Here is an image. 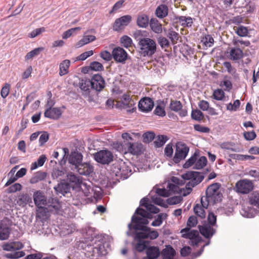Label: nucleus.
<instances>
[{
    "label": "nucleus",
    "mask_w": 259,
    "mask_h": 259,
    "mask_svg": "<svg viewBox=\"0 0 259 259\" xmlns=\"http://www.w3.org/2000/svg\"><path fill=\"white\" fill-rule=\"evenodd\" d=\"M151 215L149 213L144 210L143 208L138 207L131 219V222L128 225L129 231L132 229L136 232L135 239L138 240V242L135 246V249L138 252H142L148 247L145 241L142 240L145 239L154 240L156 239L159 234L156 230H153L151 228L146 226L149 224L147 218H150Z\"/></svg>",
    "instance_id": "obj_1"
},
{
    "label": "nucleus",
    "mask_w": 259,
    "mask_h": 259,
    "mask_svg": "<svg viewBox=\"0 0 259 259\" xmlns=\"http://www.w3.org/2000/svg\"><path fill=\"white\" fill-rule=\"evenodd\" d=\"M221 185L215 183L209 185L206 190V196L201 199V203L204 208H207L209 204H213L222 200V194L220 191Z\"/></svg>",
    "instance_id": "obj_2"
},
{
    "label": "nucleus",
    "mask_w": 259,
    "mask_h": 259,
    "mask_svg": "<svg viewBox=\"0 0 259 259\" xmlns=\"http://www.w3.org/2000/svg\"><path fill=\"white\" fill-rule=\"evenodd\" d=\"M128 164L129 162H125L121 159L114 161L110 168L111 174L119 179H127L132 172Z\"/></svg>",
    "instance_id": "obj_3"
},
{
    "label": "nucleus",
    "mask_w": 259,
    "mask_h": 259,
    "mask_svg": "<svg viewBox=\"0 0 259 259\" xmlns=\"http://www.w3.org/2000/svg\"><path fill=\"white\" fill-rule=\"evenodd\" d=\"M138 46L139 53L141 57H152L156 53L157 44L153 39L147 38Z\"/></svg>",
    "instance_id": "obj_4"
},
{
    "label": "nucleus",
    "mask_w": 259,
    "mask_h": 259,
    "mask_svg": "<svg viewBox=\"0 0 259 259\" xmlns=\"http://www.w3.org/2000/svg\"><path fill=\"white\" fill-rule=\"evenodd\" d=\"M94 159L102 164H108L113 160V154L108 150H102L93 154Z\"/></svg>",
    "instance_id": "obj_5"
},
{
    "label": "nucleus",
    "mask_w": 259,
    "mask_h": 259,
    "mask_svg": "<svg viewBox=\"0 0 259 259\" xmlns=\"http://www.w3.org/2000/svg\"><path fill=\"white\" fill-rule=\"evenodd\" d=\"M189 151V147L185 144L178 143L176 145V149L173 161L175 163H178L181 160L184 159Z\"/></svg>",
    "instance_id": "obj_6"
},
{
    "label": "nucleus",
    "mask_w": 259,
    "mask_h": 259,
    "mask_svg": "<svg viewBox=\"0 0 259 259\" xmlns=\"http://www.w3.org/2000/svg\"><path fill=\"white\" fill-rule=\"evenodd\" d=\"M182 237L190 240L189 244L192 246H197L202 241L201 237L199 235L197 230L189 229L188 231L182 232Z\"/></svg>",
    "instance_id": "obj_7"
},
{
    "label": "nucleus",
    "mask_w": 259,
    "mask_h": 259,
    "mask_svg": "<svg viewBox=\"0 0 259 259\" xmlns=\"http://www.w3.org/2000/svg\"><path fill=\"white\" fill-rule=\"evenodd\" d=\"M132 17L127 15L116 19L112 25V29L115 31H120L124 29L132 21Z\"/></svg>",
    "instance_id": "obj_8"
},
{
    "label": "nucleus",
    "mask_w": 259,
    "mask_h": 259,
    "mask_svg": "<svg viewBox=\"0 0 259 259\" xmlns=\"http://www.w3.org/2000/svg\"><path fill=\"white\" fill-rule=\"evenodd\" d=\"M236 191L241 194H248L253 190V184L247 179L241 180L236 184Z\"/></svg>",
    "instance_id": "obj_9"
},
{
    "label": "nucleus",
    "mask_w": 259,
    "mask_h": 259,
    "mask_svg": "<svg viewBox=\"0 0 259 259\" xmlns=\"http://www.w3.org/2000/svg\"><path fill=\"white\" fill-rule=\"evenodd\" d=\"M68 184L73 190L79 191L81 188L82 180L79 177L72 172H69L67 175V182Z\"/></svg>",
    "instance_id": "obj_10"
},
{
    "label": "nucleus",
    "mask_w": 259,
    "mask_h": 259,
    "mask_svg": "<svg viewBox=\"0 0 259 259\" xmlns=\"http://www.w3.org/2000/svg\"><path fill=\"white\" fill-rule=\"evenodd\" d=\"M91 89L100 92L105 87V82L103 77L99 74H94L90 79Z\"/></svg>",
    "instance_id": "obj_11"
},
{
    "label": "nucleus",
    "mask_w": 259,
    "mask_h": 259,
    "mask_svg": "<svg viewBox=\"0 0 259 259\" xmlns=\"http://www.w3.org/2000/svg\"><path fill=\"white\" fill-rule=\"evenodd\" d=\"M198 229L200 234L206 239H210L216 233V229L213 226L206 223L202 225H199Z\"/></svg>",
    "instance_id": "obj_12"
},
{
    "label": "nucleus",
    "mask_w": 259,
    "mask_h": 259,
    "mask_svg": "<svg viewBox=\"0 0 259 259\" xmlns=\"http://www.w3.org/2000/svg\"><path fill=\"white\" fill-rule=\"evenodd\" d=\"M139 109L144 112H148L152 110L154 107V102L149 97L142 99L139 102Z\"/></svg>",
    "instance_id": "obj_13"
},
{
    "label": "nucleus",
    "mask_w": 259,
    "mask_h": 259,
    "mask_svg": "<svg viewBox=\"0 0 259 259\" xmlns=\"http://www.w3.org/2000/svg\"><path fill=\"white\" fill-rule=\"evenodd\" d=\"M72 189L69 184L66 182H61L54 187V189L57 194H61L67 197L71 196L70 190Z\"/></svg>",
    "instance_id": "obj_14"
},
{
    "label": "nucleus",
    "mask_w": 259,
    "mask_h": 259,
    "mask_svg": "<svg viewBox=\"0 0 259 259\" xmlns=\"http://www.w3.org/2000/svg\"><path fill=\"white\" fill-rule=\"evenodd\" d=\"M112 56L116 61L122 63L126 60L127 54L123 49L117 47L113 49Z\"/></svg>",
    "instance_id": "obj_15"
},
{
    "label": "nucleus",
    "mask_w": 259,
    "mask_h": 259,
    "mask_svg": "<svg viewBox=\"0 0 259 259\" xmlns=\"http://www.w3.org/2000/svg\"><path fill=\"white\" fill-rule=\"evenodd\" d=\"M125 148L127 151L133 155H140L143 151V145L141 143H131L127 142L125 143Z\"/></svg>",
    "instance_id": "obj_16"
},
{
    "label": "nucleus",
    "mask_w": 259,
    "mask_h": 259,
    "mask_svg": "<svg viewBox=\"0 0 259 259\" xmlns=\"http://www.w3.org/2000/svg\"><path fill=\"white\" fill-rule=\"evenodd\" d=\"M148 201L149 199L147 197H144L141 200L140 204V206H144L146 208L147 210H146V211L151 215H150V219H151L152 217L150 213H157L159 212L160 210L158 207L154 206V205L149 204ZM144 210L145 211V209ZM148 218L147 219L148 220Z\"/></svg>",
    "instance_id": "obj_17"
},
{
    "label": "nucleus",
    "mask_w": 259,
    "mask_h": 259,
    "mask_svg": "<svg viewBox=\"0 0 259 259\" xmlns=\"http://www.w3.org/2000/svg\"><path fill=\"white\" fill-rule=\"evenodd\" d=\"M74 169L81 175L89 176L93 172V167L88 163H80Z\"/></svg>",
    "instance_id": "obj_18"
},
{
    "label": "nucleus",
    "mask_w": 259,
    "mask_h": 259,
    "mask_svg": "<svg viewBox=\"0 0 259 259\" xmlns=\"http://www.w3.org/2000/svg\"><path fill=\"white\" fill-rule=\"evenodd\" d=\"M62 115V111L60 108H47L44 113V116L52 119H58Z\"/></svg>",
    "instance_id": "obj_19"
},
{
    "label": "nucleus",
    "mask_w": 259,
    "mask_h": 259,
    "mask_svg": "<svg viewBox=\"0 0 259 259\" xmlns=\"http://www.w3.org/2000/svg\"><path fill=\"white\" fill-rule=\"evenodd\" d=\"M47 204H45V206H47L50 211H57L59 210L61 207V204L57 198L49 197L47 199Z\"/></svg>",
    "instance_id": "obj_20"
},
{
    "label": "nucleus",
    "mask_w": 259,
    "mask_h": 259,
    "mask_svg": "<svg viewBox=\"0 0 259 259\" xmlns=\"http://www.w3.org/2000/svg\"><path fill=\"white\" fill-rule=\"evenodd\" d=\"M82 157L81 153L77 151H74L71 153L69 156L68 161L70 164L74 166V168H72V169L75 168L82 162Z\"/></svg>",
    "instance_id": "obj_21"
},
{
    "label": "nucleus",
    "mask_w": 259,
    "mask_h": 259,
    "mask_svg": "<svg viewBox=\"0 0 259 259\" xmlns=\"http://www.w3.org/2000/svg\"><path fill=\"white\" fill-rule=\"evenodd\" d=\"M91 84L90 79H81L78 83V86L82 91V95L87 97L90 95V90L91 89Z\"/></svg>",
    "instance_id": "obj_22"
},
{
    "label": "nucleus",
    "mask_w": 259,
    "mask_h": 259,
    "mask_svg": "<svg viewBox=\"0 0 259 259\" xmlns=\"http://www.w3.org/2000/svg\"><path fill=\"white\" fill-rule=\"evenodd\" d=\"M47 197L41 191H36L33 194V200L36 206L45 205L47 203Z\"/></svg>",
    "instance_id": "obj_23"
},
{
    "label": "nucleus",
    "mask_w": 259,
    "mask_h": 259,
    "mask_svg": "<svg viewBox=\"0 0 259 259\" xmlns=\"http://www.w3.org/2000/svg\"><path fill=\"white\" fill-rule=\"evenodd\" d=\"M204 177H200L197 179H193V181H190L187 183L186 185L185 189H184L183 196H186L189 194L192 190V188L200 183L204 179Z\"/></svg>",
    "instance_id": "obj_24"
},
{
    "label": "nucleus",
    "mask_w": 259,
    "mask_h": 259,
    "mask_svg": "<svg viewBox=\"0 0 259 259\" xmlns=\"http://www.w3.org/2000/svg\"><path fill=\"white\" fill-rule=\"evenodd\" d=\"M32 198L28 193H20L17 198V203L21 207L25 206L27 204L32 203Z\"/></svg>",
    "instance_id": "obj_25"
},
{
    "label": "nucleus",
    "mask_w": 259,
    "mask_h": 259,
    "mask_svg": "<svg viewBox=\"0 0 259 259\" xmlns=\"http://www.w3.org/2000/svg\"><path fill=\"white\" fill-rule=\"evenodd\" d=\"M89 32V31H87L83 37L78 41L75 45L77 48H80L90 42L93 41L96 39V36L94 35H86Z\"/></svg>",
    "instance_id": "obj_26"
},
{
    "label": "nucleus",
    "mask_w": 259,
    "mask_h": 259,
    "mask_svg": "<svg viewBox=\"0 0 259 259\" xmlns=\"http://www.w3.org/2000/svg\"><path fill=\"white\" fill-rule=\"evenodd\" d=\"M168 13V7L166 5L161 4L156 8L155 14L158 18L162 19L167 16Z\"/></svg>",
    "instance_id": "obj_27"
},
{
    "label": "nucleus",
    "mask_w": 259,
    "mask_h": 259,
    "mask_svg": "<svg viewBox=\"0 0 259 259\" xmlns=\"http://www.w3.org/2000/svg\"><path fill=\"white\" fill-rule=\"evenodd\" d=\"M146 254L151 259H156L159 256L160 252L158 247L149 246L146 249Z\"/></svg>",
    "instance_id": "obj_28"
},
{
    "label": "nucleus",
    "mask_w": 259,
    "mask_h": 259,
    "mask_svg": "<svg viewBox=\"0 0 259 259\" xmlns=\"http://www.w3.org/2000/svg\"><path fill=\"white\" fill-rule=\"evenodd\" d=\"M47 175V172L42 171H38L35 172L31 178L29 180V182L31 184H36L40 181H41L45 179Z\"/></svg>",
    "instance_id": "obj_29"
},
{
    "label": "nucleus",
    "mask_w": 259,
    "mask_h": 259,
    "mask_svg": "<svg viewBox=\"0 0 259 259\" xmlns=\"http://www.w3.org/2000/svg\"><path fill=\"white\" fill-rule=\"evenodd\" d=\"M200 177H204L201 173L198 171H189L182 175L183 180L193 181V179H197Z\"/></svg>",
    "instance_id": "obj_30"
},
{
    "label": "nucleus",
    "mask_w": 259,
    "mask_h": 259,
    "mask_svg": "<svg viewBox=\"0 0 259 259\" xmlns=\"http://www.w3.org/2000/svg\"><path fill=\"white\" fill-rule=\"evenodd\" d=\"M147 35L148 33L146 31L137 30L134 32L133 37L138 42V45H139V44L141 43L144 39L148 38L147 37Z\"/></svg>",
    "instance_id": "obj_31"
},
{
    "label": "nucleus",
    "mask_w": 259,
    "mask_h": 259,
    "mask_svg": "<svg viewBox=\"0 0 259 259\" xmlns=\"http://www.w3.org/2000/svg\"><path fill=\"white\" fill-rule=\"evenodd\" d=\"M11 232L10 228L5 225L0 224V240H7Z\"/></svg>",
    "instance_id": "obj_32"
},
{
    "label": "nucleus",
    "mask_w": 259,
    "mask_h": 259,
    "mask_svg": "<svg viewBox=\"0 0 259 259\" xmlns=\"http://www.w3.org/2000/svg\"><path fill=\"white\" fill-rule=\"evenodd\" d=\"M149 23V18L147 15L143 14L138 16L137 24L139 27L146 28Z\"/></svg>",
    "instance_id": "obj_33"
},
{
    "label": "nucleus",
    "mask_w": 259,
    "mask_h": 259,
    "mask_svg": "<svg viewBox=\"0 0 259 259\" xmlns=\"http://www.w3.org/2000/svg\"><path fill=\"white\" fill-rule=\"evenodd\" d=\"M149 24L151 29L155 33L159 34L162 32V25L158 22L157 19L152 18L150 21Z\"/></svg>",
    "instance_id": "obj_34"
},
{
    "label": "nucleus",
    "mask_w": 259,
    "mask_h": 259,
    "mask_svg": "<svg viewBox=\"0 0 259 259\" xmlns=\"http://www.w3.org/2000/svg\"><path fill=\"white\" fill-rule=\"evenodd\" d=\"M176 20L181 23V25L184 27H190L193 23V19L191 17L178 16L176 17Z\"/></svg>",
    "instance_id": "obj_35"
},
{
    "label": "nucleus",
    "mask_w": 259,
    "mask_h": 259,
    "mask_svg": "<svg viewBox=\"0 0 259 259\" xmlns=\"http://www.w3.org/2000/svg\"><path fill=\"white\" fill-rule=\"evenodd\" d=\"M70 65V61L69 60H65L63 61L59 65V75L62 76L68 73V69Z\"/></svg>",
    "instance_id": "obj_36"
},
{
    "label": "nucleus",
    "mask_w": 259,
    "mask_h": 259,
    "mask_svg": "<svg viewBox=\"0 0 259 259\" xmlns=\"http://www.w3.org/2000/svg\"><path fill=\"white\" fill-rule=\"evenodd\" d=\"M242 51L237 48H232L230 51V59L232 60H239L243 57Z\"/></svg>",
    "instance_id": "obj_37"
},
{
    "label": "nucleus",
    "mask_w": 259,
    "mask_h": 259,
    "mask_svg": "<svg viewBox=\"0 0 259 259\" xmlns=\"http://www.w3.org/2000/svg\"><path fill=\"white\" fill-rule=\"evenodd\" d=\"M176 251L170 245H168L163 249L161 252V255L163 258L171 259L175 255Z\"/></svg>",
    "instance_id": "obj_38"
},
{
    "label": "nucleus",
    "mask_w": 259,
    "mask_h": 259,
    "mask_svg": "<svg viewBox=\"0 0 259 259\" xmlns=\"http://www.w3.org/2000/svg\"><path fill=\"white\" fill-rule=\"evenodd\" d=\"M198 224V220L197 217L195 215L190 216L187 221V226L182 229V232L188 231L191 228L196 226Z\"/></svg>",
    "instance_id": "obj_39"
},
{
    "label": "nucleus",
    "mask_w": 259,
    "mask_h": 259,
    "mask_svg": "<svg viewBox=\"0 0 259 259\" xmlns=\"http://www.w3.org/2000/svg\"><path fill=\"white\" fill-rule=\"evenodd\" d=\"M201 204H202L201 203ZM207 208H204L202 206V205H200L199 204H196L193 210L195 214L200 217L201 219H204L205 218L206 213L204 209H206Z\"/></svg>",
    "instance_id": "obj_40"
},
{
    "label": "nucleus",
    "mask_w": 259,
    "mask_h": 259,
    "mask_svg": "<svg viewBox=\"0 0 259 259\" xmlns=\"http://www.w3.org/2000/svg\"><path fill=\"white\" fill-rule=\"evenodd\" d=\"M37 209L36 210V216L37 218L40 219H44L47 217L48 213L49 210L47 207L42 206V205L37 206Z\"/></svg>",
    "instance_id": "obj_41"
},
{
    "label": "nucleus",
    "mask_w": 259,
    "mask_h": 259,
    "mask_svg": "<svg viewBox=\"0 0 259 259\" xmlns=\"http://www.w3.org/2000/svg\"><path fill=\"white\" fill-rule=\"evenodd\" d=\"M249 203L255 206L259 207V192L254 191L249 196Z\"/></svg>",
    "instance_id": "obj_42"
},
{
    "label": "nucleus",
    "mask_w": 259,
    "mask_h": 259,
    "mask_svg": "<svg viewBox=\"0 0 259 259\" xmlns=\"http://www.w3.org/2000/svg\"><path fill=\"white\" fill-rule=\"evenodd\" d=\"M166 35L167 37H168L169 39L170 40L172 44H176L177 42V41L179 40V33L174 31L172 28H170L168 30V32Z\"/></svg>",
    "instance_id": "obj_43"
},
{
    "label": "nucleus",
    "mask_w": 259,
    "mask_h": 259,
    "mask_svg": "<svg viewBox=\"0 0 259 259\" xmlns=\"http://www.w3.org/2000/svg\"><path fill=\"white\" fill-rule=\"evenodd\" d=\"M207 160L206 157L201 156L195 163L194 168L196 169H200L203 168L207 164Z\"/></svg>",
    "instance_id": "obj_44"
},
{
    "label": "nucleus",
    "mask_w": 259,
    "mask_h": 259,
    "mask_svg": "<svg viewBox=\"0 0 259 259\" xmlns=\"http://www.w3.org/2000/svg\"><path fill=\"white\" fill-rule=\"evenodd\" d=\"M167 140L168 138L166 136L159 135L157 137L155 141H154V144L156 147H161L166 143Z\"/></svg>",
    "instance_id": "obj_45"
},
{
    "label": "nucleus",
    "mask_w": 259,
    "mask_h": 259,
    "mask_svg": "<svg viewBox=\"0 0 259 259\" xmlns=\"http://www.w3.org/2000/svg\"><path fill=\"white\" fill-rule=\"evenodd\" d=\"M122 102L123 106L125 108L131 107L135 104L134 102L127 94H123L122 96Z\"/></svg>",
    "instance_id": "obj_46"
},
{
    "label": "nucleus",
    "mask_w": 259,
    "mask_h": 259,
    "mask_svg": "<svg viewBox=\"0 0 259 259\" xmlns=\"http://www.w3.org/2000/svg\"><path fill=\"white\" fill-rule=\"evenodd\" d=\"M221 147L223 149L231 150L234 152H239L241 151L240 148L238 146H236L232 143H224L221 145Z\"/></svg>",
    "instance_id": "obj_47"
},
{
    "label": "nucleus",
    "mask_w": 259,
    "mask_h": 259,
    "mask_svg": "<svg viewBox=\"0 0 259 259\" xmlns=\"http://www.w3.org/2000/svg\"><path fill=\"white\" fill-rule=\"evenodd\" d=\"M191 117L195 120L201 121L204 118V114L198 109H193L191 112Z\"/></svg>",
    "instance_id": "obj_48"
},
{
    "label": "nucleus",
    "mask_w": 259,
    "mask_h": 259,
    "mask_svg": "<svg viewBox=\"0 0 259 259\" xmlns=\"http://www.w3.org/2000/svg\"><path fill=\"white\" fill-rule=\"evenodd\" d=\"M157 40L162 49L168 48L170 46L169 40L166 37L161 35L157 37Z\"/></svg>",
    "instance_id": "obj_49"
},
{
    "label": "nucleus",
    "mask_w": 259,
    "mask_h": 259,
    "mask_svg": "<svg viewBox=\"0 0 259 259\" xmlns=\"http://www.w3.org/2000/svg\"><path fill=\"white\" fill-rule=\"evenodd\" d=\"M182 107L181 102L177 100H171L169 104V108L175 112H178Z\"/></svg>",
    "instance_id": "obj_50"
},
{
    "label": "nucleus",
    "mask_w": 259,
    "mask_h": 259,
    "mask_svg": "<svg viewBox=\"0 0 259 259\" xmlns=\"http://www.w3.org/2000/svg\"><path fill=\"white\" fill-rule=\"evenodd\" d=\"M198 155L196 153L189 158L183 165V167L185 168H188L191 166L193 164H195L197 159Z\"/></svg>",
    "instance_id": "obj_51"
},
{
    "label": "nucleus",
    "mask_w": 259,
    "mask_h": 259,
    "mask_svg": "<svg viewBox=\"0 0 259 259\" xmlns=\"http://www.w3.org/2000/svg\"><path fill=\"white\" fill-rule=\"evenodd\" d=\"M44 50L43 48H37L28 52L25 57L26 60H29L35 56H37L41 51Z\"/></svg>",
    "instance_id": "obj_52"
},
{
    "label": "nucleus",
    "mask_w": 259,
    "mask_h": 259,
    "mask_svg": "<svg viewBox=\"0 0 259 259\" xmlns=\"http://www.w3.org/2000/svg\"><path fill=\"white\" fill-rule=\"evenodd\" d=\"M81 185L84 187V189H82L84 195L86 196H90V194H91V193L94 191V188L91 185H88L87 183L82 182Z\"/></svg>",
    "instance_id": "obj_53"
},
{
    "label": "nucleus",
    "mask_w": 259,
    "mask_h": 259,
    "mask_svg": "<svg viewBox=\"0 0 259 259\" xmlns=\"http://www.w3.org/2000/svg\"><path fill=\"white\" fill-rule=\"evenodd\" d=\"M90 68L91 70L96 71H100L104 70V67L103 65L98 62L94 61L90 63Z\"/></svg>",
    "instance_id": "obj_54"
},
{
    "label": "nucleus",
    "mask_w": 259,
    "mask_h": 259,
    "mask_svg": "<svg viewBox=\"0 0 259 259\" xmlns=\"http://www.w3.org/2000/svg\"><path fill=\"white\" fill-rule=\"evenodd\" d=\"M202 42L206 47H210L213 45L214 40L210 35H207L202 38Z\"/></svg>",
    "instance_id": "obj_55"
},
{
    "label": "nucleus",
    "mask_w": 259,
    "mask_h": 259,
    "mask_svg": "<svg viewBox=\"0 0 259 259\" xmlns=\"http://www.w3.org/2000/svg\"><path fill=\"white\" fill-rule=\"evenodd\" d=\"M164 216L166 217V214L163 213H160L157 215V217L151 223V226L153 227H158L160 226L162 223V220L163 219V217Z\"/></svg>",
    "instance_id": "obj_56"
},
{
    "label": "nucleus",
    "mask_w": 259,
    "mask_h": 259,
    "mask_svg": "<svg viewBox=\"0 0 259 259\" xmlns=\"http://www.w3.org/2000/svg\"><path fill=\"white\" fill-rule=\"evenodd\" d=\"M81 28L80 27H77L75 28H72L67 30L65 31L62 34V38L63 39H67L69 37H70L74 32H75L77 30H80Z\"/></svg>",
    "instance_id": "obj_57"
},
{
    "label": "nucleus",
    "mask_w": 259,
    "mask_h": 259,
    "mask_svg": "<svg viewBox=\"0 0 259 259\" xmlns=\"http://www.w3.org/2000/svg\"><path fill=\"white\" fill-rule=\"evenodd\" d=\"M143 138L145 143H149L154 139L155 134L152 132H146L143 134Z\"/></svg>",
    "instance_id": "obj_58"
},
{
    "label": "nucleus",
    "mask_w": 259,
    "mask_h": 259,
    "mask_svg": "<svg viewBox=\"0 0 259 259\" xmlns=\"http://www.w3.org/2000/svg\"><path fill=\"white\" fill-rule=\"evenodd\" d=\"M225 96V93L222 89H217L213 93V98L217 100H222Z\"/></svg>",
    "instance_id": "obj_59"
},
{
    "label": "nucleus",
    "mask_w": 259,
    "mask_h": 259,
    "mask_svg": "<svg viewBox=\"0 0 259 259\" xmlns=\"http://www.w3.org/2000/svg\"><path fill=\"white\" fill-rule=\"evenodd\" d=\"M120 42L124 47L128 48L131 46L132 39L129 36L124 35L121 37Z\"/></svg>",
    "instance_id": "obj_60"
},
{
    "label": "nucleus",
    "mask_w": 259,
    "mask_h": 259,
    "mask_svg": "<svg viewBox=\"0 0 259 259\" xmlns=\"http://www.w3.org/2000/svg\"><path fill=\"white\" fill-rule=\"evenodd\" d=\"M152 200L154 203L160 206L166 207L167 204L165 203L163 200L160 197L156 196H153L151 198Z\"/></svg>",
    "instance_id": "obj_61"
},
{
    "label": "nucleus",
    "mask_w": 259,
    "mask_h": 259,
    "mask_svg": "<svg viewBox=\"0 0 259 259\" xmlns=\"http://www.w3.org/2000/svg\"><path fill=\"white\" fill-rule=\"evenodd\" d=\"M25 255L24 252L21 251H15L14 252H11L7 254V257L10 258H18L19 257L24 256Z\"/></svg>",
    "instance_id": "obj_62"
},
{
    "label": "nucleus",
    "mask_w": 259,
    "mask_h": 259,
    "mask_svg": "<svg viewBox=\"0 0 259 259\" xmlns=\"http://www.w3.org/2000/svg\"><path fill=\"white\" fill-rule=\"evenodd\" d=\"M49 139V135L47 132H44L40 135L39 138V146H42L46 143Z\"/></svg>",
    "instance_id": "obj_63"
},
{
    "label": "nucleus",
    "mask_w": 259,
    "mask_h": 259,
    "mask_svg": "<svg viewBox=\"0 0 259 259\" xmlns=\"http://www.w3.org/2000/svg\"><path fill=\"white\" fill-rule=\"evenodd\" d=\"M236 32L239 36L244 37L247 35L248 30L246 27L243 26H240L238 27Z\"/></svg>",
    "instance_id": "obj_64"
}]
</instances>
